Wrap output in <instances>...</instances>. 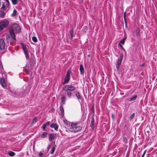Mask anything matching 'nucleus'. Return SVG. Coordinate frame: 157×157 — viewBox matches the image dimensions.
Wrapping results in <instances>:
<instances>
[{
    "label": "nucleus",
    "instance_id": "f257e3e1",
    "mask_svg": "<svg viewBox=\"0 0 157 157\" xmlns=\"http://www.w3.org/2000/svg\"><path fill=\"white\" fill-rule=\"evenodd\" d=\"M30 89L29 87H27L26 86H25L23 87V89L22 90L21 92H19L18 90L10 89L9 94L15 97H21L28 93Z\"/></svg>",
    "mask_w": 157,
    "mask_h": 157
},
{
    "label": "nucleus",
    "instance_id": "f03ea898",
    "mask_svg": "<svg viewBox=\"0 0 157 157\" xmlns=\"http://www.w3.org/2000/svg\"><path fill=\"white\" fill-rule=\"evenodd\" d=\"M82 127L77 123H70L66 128V131L71 132H78L81 130Z\"/></svg>",
    "mask_w": 157,
    "mask_h": 157
},
{
    "label": "nucleus",
    "instance_id": "7ed1b4c3",
    "mask_svg": "<svg viewBox=\"0 0 157 157\" xmlns=\"http://www.w3.org/2000/svg\"><path fill=\"white\" fill-rule=\"evenodd\" d=\"M21 30V27L19 24H14L11 25L10 29V35L12 39L14 41L16 40L15 33H20Z\"/></svg>",
    "mask_w": 157,
    "mask_h": 157
},
{
    "label": "nucleus",
    "instance_id": "20e7f679",
    "mask_svg": "<svg viewBox=\"0 0 157 157\" xmlns=\"http://www.w3.org/2000/svg\"><path fill=\"white\" fill-rule=\"evenodd\" d=\"M71 70H68L67 72L66 75L64 79V82L63 83V84H67L68 83L71 78Z\"/></svg>",
    "mask_w": 157,
    "mask_h": 157
},
{
    "label": "nucleus",
    "instance_id": "39448f33",
    "mask_svg": "<svg viewBox=\"0 0 157 157\" xmlns=\"http://www.w3.org/2000/svg\"><path fill=\"white\" fill-rule=\"evenodd\" d=\"M76 88L71 85H66L63 88V90L71 91L75 90Z\"/></svg>",
    "mask_w": 157,
    "mask_h": 157
},
{
    "label": "nucleus",
    "instance_id": "423d86ee",
    "mask_svg": "<svg viewBox=\"0 0 157 157\" xmlns=\"http://www.w3.org/2000/svg\"><path fill=\"white\" fill-rule=\"evenodd\" d=\"M123 55L121 54L120 55L119 58L118 59L117 64H116V69L118 70L119 69V67L121 64L123 58Z\"/></svg>",
    "mask_w": 157,
    "mask_h": 157
},
{
    "label": "nucleus",
    "instance_id": "0eeeda50",
    "mask_svg": "<svg viewBox=\"0 0 157 157\" xmlns=\"http://www.w3.org/2000/svg\"><path fill=\"white\" fill-rule=\"evenodd\" d=\"M9 23V21L8 20H5L0 22V25L4 29L8 25Z\"/></svg>",
    "mask_w": 157,
    "mask_h": 157
},
{
    "label": "nucleus",
    "instance_id": "6e6552de",
    "mask_svg": "<svg viewBox=\"0 0 157 157\" xmlns=\"http://www.w3.org/2000/svg\"><path fill=\"white\" fill-rule=\"evenodd\" d=\"M21 45L24 52L25 57L27 59H28L29 57V56L28 53V51L26 48V46L23 43H21Z\"/></svg>",
    "mask_w": 157,
    "mask_h": 157
},
{
    "label": "nucleus",
    "instance_id": "1a4fd4ad",
    "mask_svg": "<svg viewBox=\"0 0 157 157\" xmlns=\"http://www.w3.org/2000/svg\"><path fill=\"white\" fill-rule=\"evenodd\" d=\"M5 46V44L3 39H0V49L1 50H2L4 49Z\"/></svg>",
    "mask_w": 157,
    "mask_h": 157
},
{
    "label": "nucleus",
    "instance_id": "9d476101",
    "mask_svg": "<svg viewBox=\"0 0 157 157\" xmlns=\"http://www.w3.org/2000/svg\"><path fill=\"white\" fill-rule=\"evenodd\" d=\"M56 137V135L55 134H51L49 135V140L51 141L52 140L55 139Z\"/></svg>",
    "mask_w": 157,
    "mask_h": 157
},
{
    "label": "nucleus",
    "instance_id": "9b49d317",
    "mask_svg": "<svg viewBox=\"0 0 157 157\" xmlns=\"http://www.w3.org/2000/svg\"><path fill=\"white\" fill-rule=\"evenodd\" d=\"M0 83L2 86L3 87H5L7 86L5 82V79L3 78H1L0 79Z\"/></svg>",
    "mask_w": 157,
    "mask_h": 157
},
{
    "label": "nucleus",
    "instance_id": "f8f14e48",
    "mask_svg": "<svg viewBox=\"0 0 157 157\" xmlns=\"http://www.w3.org/2000/svg\"><path fill=\"white\" fill-rule=\"evenodd\" d=\"M79 70L80 71V74L83 75L84 73V70L82 65H80L79 67Z\"/></svg>",
    "mask_w": 157,
    "mask_h": 157
},
{
    "label": "nucleus",
    "instance_id": "ddd939ff",
    "mask_svg": "<svg viewBox=\"0 0 157 157\" xmlns=\"http://www.w3.org/2000/svg\"><path fill=\"white\" fill-rule=\"evenodd\" d=\"M75 95L78 100H81L82 99L80 95V93L78 91H76L75 92Z\"/></svg>",
    "mask_w": 157,
    "mask_h": 157
},
{
    "label": "nucleus",
    "instance_id": "4468645a",
    "mask_svg": "<svg viewBox=\"0 0 157 157\" xmlns=\"http://www.w3.org/2000/svg\"><path fill=\"white\" fill-rule=\"evenodd\" d=\"M51 127L52 128H54L55 130H57L58 128V126L56 124L52 123L51 124Z\"/></svg>",
    "mask_w": 157,
    "mask_h": 157
},
{
    "label": "nucleus",
    "instance_id": "2eb2a0df",
    "mask_svg": "<svg viewBox=\"0 0 157 157\" xmlns=\"http://www.w3.org/2000/svg\"><path fill=\"white\" fill-rule=\"evenodd\" d=\"M61 99V102H62V104H64L65 103V101H66V98L65 95H62Z\"/></svg>",
    "mask_w": 157,
    "mask_h": 157
},
{
    "label": "nucleus",
    "instance_id": "dca6fc26",
    "mask_svg": "<svg viewBox=\"0 0 157 157\" xmlns=\"http://www.w3.org/2000/svg\"><path fill=\"white\" fill-rule=\"evenodd\" d=\"M65 94H67V95L69 98H71L72 96V93L69 91H67L65 92Z\"/></svg>",
    "mask_w": 157,
    "mask_h": 157
},
{
    "label": "nucleus",
    "instance_id": "f3484780",
    "mask_svg": "<svg viewBox=\"0 0 157 157\" xmlns=\"http://www.w3.org/2000/svg\"><path fill=\"white\" fill-rule=\"evenodd\" d=\"M50 123L49 121H48L47 122H46V123L44 124H43L42 126V128H43L44 131L45 130V129L46 128V126L47 125H49Z\"/></svg>",
    "mask_w": 157,
    "mask_h": 157
},
{
    "label": "nucleus",
    "instance_id": "a211bd4d",
    "mask_svg": "<svg viewBox=\"0 0 157 157\" xmlns=\"http://www.w3.org/2000/svg\"><path fill=\"white\" fill-rule=\"evenodd\" d=\"M137 98V96L136 95H134L130 99V101L132 102V103L134 102L136 99Z\"/></svg>",
    "mask_w": 157,
    "mask_h": 157
},
{
    "label": "nucleus",
    "instance_id": "6ab92c4d",
    "mask_svg": "<svg viewBox=\"0 0 157 157\" xmlns=\"http://www.w3.org/2000/svg\"><path fill=\"white\" fill-rule=\"evenodd\" d=\"M60 109L61 111V115L62 117H63L64 115V109L62 107L60 106Z\"/></svg>",
    "mask_w": 157,
    "mask_h": 157
},
{
    "label": "nucleus",
    "instance_id": "aec40b11",
    "mask_svg": "<svg viewBox=\"0 0 157 157\" xmlns=\"http://www.w3.org/2000/svg\"><path fill=\"white\" fill-rule=\"evenodd\" d=\"M47 132H43L42 135H41L40 136L41 138H44L46 137L47 136Z\"/></svg>",
    "mask_w": 157,
    "mask_h": 157
},
{
    "label": "nucleus",
    "instance_id": "412c9836",
    "mask_svg": "<svg viewBox=\"0 0 157 157\" xmlns=\"http://www.w3.org/2000/svg\"><path fill=\"white\" fill-rule=\"evenodd\" d=\"M8 155L10 156H13L15 155V152L12 151H10L8 153Z\"/></svg>",
    "mask_w": 157,
    "mask_h": 157
},
{
    "label": "nucleus",
    "instance_id": "4be33fe9",
    "mask_svg": "<svg viewBox=\"0 0 157 157\" xmlns=\"http://www.w3.org/2000/svg\"><path fill=\"white\" fill-rule=\"evenodd\" d=\"M5 13L3 11H0V17L3 18L5 16Z\"/></svg>",
    "mask_w": 157,
    "mask_h": 157
},
{
    "label": "nucleus",
    "instance_id": "5701e85b",
    "mask_svg": "<svg viewBox=\"0 0 157 157\" xmlns=\"http://www.w3.org/2000/svg\"><path fill=\"white\" fill-rule=\"evenodd\" d=\"M17 12L16 10H14L13 11V12L11 14V16L12 17H14L16 16L17 15Z\"/></svg>",
    "mask_w": 157,
    "mask_h": 157
},
{
    "label": "nucleus",
    "instance_id": "b1692460",
    "mask_svg": "<svg viewBox=\"0 0 157 157\" xmlns=\"http://www.w3.org/2000/svg\"><path fill=\"white\" fill-rule=\"evenodd\" d=\"M71 39L72 40L73 38V36L74 34V32L73 30H71L70 31Z\"/></svg>",
    "mask_w": 157,
    "mask_h": 157
},
{
    "label": "nucleus",
    "instance_id": "393cba45",
    "mask_svg": "<svg viewBox=\"0 0 157 157\" xmlns=\"http://www.w3.org/2000/svg\"><path fill=\"white\" fill-rule=\"evenodd\" d=\"M126 39V37H125L124 39L122 40L119 43H120V44H124L125 41V40Z\"/></svg>",
    "mask_w": 157,
    "mask_h": 157
},
{
    "label": "nucleus",
    "instance_id": "a878e982",
    "mask_svg": "<svg viewBox=\"0 0 157 157\" xmlns=\"http://www.w3.org/2000/svg\"><path fill=\"white\" fill-rule=\"evenodd\" d=\"M55 146H53L52 147V149H51V153L52 154H53L55 151Z\"/></svg>",
    "mask_w": 157,
    "mask_h": 157
},
{
    "label": "nucleus",
    "instance_id": "bb28decb",
    "mask_svg": "<svg viewBox=\"0 0 157 157\" xmlns=\"http://www.w3.org/2000/svg\"><path fill=\"white\" fill-rule=\"evenodd\" d=\"M11 0L12 4L14 5H16L18 1V0Z\"/></svg>",
    "mask_w": 157,
    "mask_h": 157
},
{
    "label": "nucleus",
    "instance_id": "cd10ccee",
    "mask_svg": "<svg viewBox=\"0 0 157 157\" xmlns=\"http://www.w3.org/2000/svg\"><path fill=\"white\" fill-rule=\"evenodd\" d=\"M118 46L121 48L123 50V51L126 53V52L125 50L124 49V48L121 45V44H120V43H118Z\"/></svg>",
    "mask_w": 157,
    "mask_h": 157
},
{
    "label": "nucleus",
    "instance_id": "c85d7f7f",
    "mask_svg": "<svg viewBox=\"0 0 157 157\" xmlns=\"http://www.w3.org/2000/svg\"><path fill=\"white\" fill-rule=\"evenodd\" d=\"M32 40L35 43L37 41V40L36 37L35 36H33L32 37Z\"/></svg>",
    "mask_w": 157,
    "mask_h": 157
},
{
    "label": "nucleus",
    "instance_id": "c756f323",
    "mask_svg": "<svg viewBox=\"0 0 157 157\" xmlns=\"http://www.w3.org/2000/svg\"><path fill=\"white\" fill-rule=\"evenodd\" d=\"M36 120H37V118L36 117L34 118L33 120V121L32 123L33 124L34 123H36Z\"/></svg>",
    "mask_w": 157,
    "mask_h": 157
},
{
    "label": "nucleus",
    "instance_id": "7c9ffc66",
    "mask_svg": "<svg viewBox=\"0 0 157 157\" xmlns=\"http://www.w3.org/2000/svg\"><path fill=\"white\" fill-rule=\"evenodd\" d=\"M135 115V113H132L130 116V120H132L134 117Z\"/></svg>",
    "mask_w": 157,
    "mask_h": 157
},
{
    "label": "nucleus",
    "instance_id": "2f4dec72",
    "mask_svg": "<svg viewBox=\"0 0 157 157\" xmlns=\"http://www.w3.org/2000/svg\"><path fill=\"white\" fill-rule=\"evenodd\" d=\"M125 15H126V12H125L124 14V21H125V22L126 23V18H125Z\"/></svg>",
    "mask_w": 157,
    "mask_h": 157
},
{
    "label": "nucleus",
    "instance_id": "473e14b6",
    "mask_svg": "<svg viewBox=\"0 0 157 157\" xmlns=\"http://www.w3.org/2000/svg\"><path fill=\"white\" fill-rule=\"evenodd\" d=\"M43 155V153L42 152H40L39 154V156L41 157Z\"/></svg>",
    "mask_w": 157,
    "mask_h": 157
},
{
    "label": "nucleus",
    "instance_id": "72a5a7b5",
    "mask_svg": "<svg viewBox=\"0 0 157 157\" xmlns=\"http://www.w3.org/2000/svg\"><path fill=\"white\" fill-rule=\"evenodd\" d=\"M146 151H146V150H145V151H144V153H143V155H142V156H141V157H144V155H145V153H146Z\"/></svg>",
    "mask_w": 157,
    "mask_h": 157
},
{
    "label": "nucleus",
    "instance_id": "f704fd0d",
    "mask_svg": "<svg viewBox=\"0 0 157 157\" xmlns=\"http://www.w3.org/2000/svg\"><path fill=\"white\" fill-rule=\"evenodd\" d=\"M5 7V6L4 4H3L2 5V7L1 9L2 10H4V8Z\"/></svg>",
    "mask_w": 157,
    "mask_h": 157
},
{
    "label": "nucleus",
    "instance_id": "c9c22d12",
    "mask_svg": "<svg viewBox=\"0 0 157 157\" xmlns=\"http://www.w3.org/2000/svg\"><path fill=\"white\" fill-rule=\"evenodd\" d=\"M6 1L8 4H9V0H6Z\"/></svg>",
    "mask_w": 157,
    "mask_h": 157
},
{
    "label": "nucleus",
    "instance_id": "e433bc0d",
    "mask_svg": "<svg viewBox=\"0 0 157 157\" xmlns=\"http://www.w3.org/2000/svg\"><path fill=\"white\" fill-rule=\"evenodd\" d=\"M50 148V146H48V148L49 149Z\"/></svg>",
    "mask_w": 157,
    "mask_h": 157
},
{
    "label": "nucleus",
    "instance_id": "4c0bfd02",
    "mask_svg": "<svg viewBox=\"0 0 157 157\" xmlns=\"http://www.w3.org/2000/svg\"><path fill=\"white\" fill-rule=\"evenodd\" d=\"M91 123H92V124H94V121H92Z\"/></svg>",
    "mask_w": 157,
    "mask_h": 157
},
{
    "label": "nucleus",
    "instance_id": "58836bf2",
    "mask_svg": "<svg viewBox=\"0 0 157 157\" xmlns=\"http://www.w3.org/2000/svg\"><path fill=\"white\" fill-rule=\"evenodd\" d=\"M144 64H142V65H141V66L142 67L143 66H144Z\"/></svg>",
    "mask_w": 157,
    "mask_h": 157
},
{
    "label": "nucleus",
    "instance_id": "ea45409f",
    "mask_svg": "<svg viewBox=\"0 0 157 157\" xmlns=\"http://www.w3.org/2000/svg\"><path fill=\"white\" fill-rule=\"evenodd\" d=\"M112 117H113V114H112Z\"/></svg>",
    "mask_w": 157,
    "mask_h": 157
}]
</instances>
